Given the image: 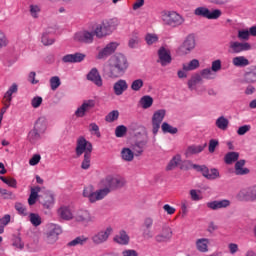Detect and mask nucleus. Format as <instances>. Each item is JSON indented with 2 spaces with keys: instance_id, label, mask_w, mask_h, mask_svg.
<instances>
[{
  "instance_id": "1",
  "label": "nucleus",
  "mask_w": 256,
  "mask_h": 256,
  "mask_svg": "<svg viewBox=\"0 0 256 256\" xmlns=\"http://www.w3.org/2000/svg\"><path fill=\"white\" fill-rule=\"evenodd\" d=\"M123 185H125L123 178L107 175L99 181L98 190L95 191L93 186H87L84 187L82 195L88 199L89 203H97V201H103L113 189H118V187H123Z\"/></svg>"
},
{
  "instance_id": "2",
  "label": "nucleus",
  "mask_w": 256,
  "mask_h": 256,
  "mask_svg": "<svg viewBox=\"0 0 256 256\" xmlns=\"http://www.w3.org/2000/svg\"><path fill=\"white\" fill-rule=\"evenodd\" d=\"M129 69L127 57L123 54H116L108 60L107 75L110 79H119Z\"/></svg>"
},
{
  "instance_id": "3",
  "label": "nucleus",
  "mask_w": 256,
  "mask_h": 256,
  "mask_svg": "<svg viewBox=\"0 0 256 256\" xmlns=\"http://www.w3.org/2000/svg\"><path fill=\"white\" fill-rule=\"evenodd\" d=\"M160 15L164 25H167L168 27H180V25L185 23V18L176 11L164 10Z\"/></svg>"
},
{
  "instance_id": "4",
  "label": "nucleus",
  "mask_w": 256,
  "mask_h": 256,
  "mask_svg": "<svg viewBox=\"0 0 256 256\" xmlns=\"http://www.w3.org/2000/svg\"><path fill=\"white\" fill-rule=\"evenodd\" d=\"M61 233H63V229L60 225L55 223L47 224L45 232L46 243H48V245H55V243L59 241V235H61Z\"/></svg>"
},
{
  "instance_id": "5",
  "label": "nucleus",
  "mask_w": 256,
  "mask_h": 256,
  "mask_svg": "<svg viewBox=\"0 0 256 256\" xmlns=\"http://www.w3.org/2000/svg\"><path fill=\"white\" fill-rule=\"evenodd\" d=\"M113 235V226H107L102 230H98L91 236L93 245H103L109 241V237Z\"/></svg>"
},
{
  "instance_id": "6",
  "label": "nucleus",
  "mask_w": 256,
  "mask_h": 256,
  "mask_svg": "<svg viewBox=\"0 0 256 256\" xmlns=\"http://www.w3.org/2000/svg\"><path fill=\"white\" fill-rule=\"evenodd\" d=\"M115 23V20L103 22L95 28L94 35H96L98 39H103V37L111 35V33H113L117 29V25H115Z\"/></svg>"
},
{
  "instance_id": "7",
  "label": "nucleus",
  "mask_w": 256,
  "mask_h": 256,
  "mask_svg": "<svg viewBox=\"0 0 256 256\" xmlns=\"http://www.w3.org/2000/svg\"><path fill=\"white\" fill-rule=\"evenodd\" d=\"M75 153L77 157H81L83 153L84 155H91L93 153V144L85 137L80 136L76 140Z\"/></svg>"
},
{
  "instance_id": "8",
  "label": "nucleus",
  "mask_w": 256,
  "mask_h": 256,
  "mask_svg": "<svg viewBox=\"0 0 256 256\" xmlns=\"http://www.w3.org/2000/svg\"><path fill=\"white\" fill-rule=\"evenodd\" d=\"M196 45L195 36L193 34L188 35L178 47V55H189L195 49Z\"/></svg>"
},
{
  "instance_id": "9",
  "label": "nucleus",
  "mask_w": 256,
  "mask_h": 256,
  "mask_svg": "<svg viewBox=\"0 0 256 256\" xmlns=\"http://www.w3.org/2000/svg\"><path fill=\"white\" fill-rule=\"evenodd\" d=\"M165 115H167V111L165 109L156 110L152 115L153 135H157L159 133V129H161V123H163V119H165Z\"/></svg>"
},
{
  "instance_id": "10",
  "label": "nucleus",
  "mask_w": 256,
  "mask_h": 256,
  "mask_svg": "<svg viewBox=\"0 0 256 256\" xmlns=\"http://www.w3.org/2000/svg\"><path fill=\"white\" fill-rule=\"evenodd\" d=\"M97 102L93 99L84 100L83 103L75 110L74 115L78 119L85 117L91 109H94Z\"/></svg>"
},
{
  "instance_id": "11",
  "label": "nucleus",
  "mask_w": 256,
  "mask_h": 256,
  "mask_svg": "<svg viewBox=\"0 0 256 256\" xmlns=\"http://www.w3.org/2000/svg\"><path fill=\"white\" fill-rule=\"evenodd\" d=\"M194 15L204 17L205 19H219L221 17V10L215 9L210 11L206 7H198L194 10Z\"/></svg>"
},
{
  "instance_id": "12",
  "label": "nucleus",
  "mask_w": 256,
  "mask_h": 256,
  "mask_svg": "<svg viewBox=\"0 0 256 256\" xmlns=\"http://www.w3.org/2000/svg\"><path fill=\"white\" fill-rule=\"evenodd\" d=\"M95 37V32H89L87 30L78 31L74 34V41L76 43H85L86 45H91Z\"/></svg>"
},
{
  "instance_id": "13",
  "label": "nucleus",
  "mask_w": 256,
  "mask_h": 256,
  "mask_svg": "<svg viewBox=\"0 0 256 256\" xmlns=\"http://www.w3.org/2000/svg\"><path fill=\"white\" fill-rule=\"evenodd\" d=\"M119 47V43L117 42H110L104 48L99 50L98 54L96 55V59H107V57L113 55L117 48Z\"/></svg>"
},
{
  "instance_id": "14",
  "label": "nucleus",
  "mask_w": 256,
  "mask_h": 256,
  "mask_svg": "<svg viewBox=\"0 0 256 256\" xmlns=\"http://www.w3.org/2000/svg\"><path fill=\"white\" fill-rule=\"evenodd\" d=\"M250 49L251 44L248 42L231 41L229 43V53L238 55V53H243V51H250Z\"/></svg>"
},
{
  "instance_id": "15",
  "label": "nucleus",
  "mask_w": 256,
  "mask_h": 256,
  "mask_svg": "<svg viewBox=\"0 0 256 256\" xmlns=\"http://www.w3.org/2000/svg\"><path fill=\"white\" fill-rule=\"evenodd\" d=\"M195 171H198L199 173H202L203 177L206 179H209L210 181H213L219 177V170L213 168L209 170L207 166L200 165V166H194Z\"/></svg>"
},
{
  "instance_id": "16",
  "label": "nucleus",
  "mask_w": 256,
  "mask_h": 256,
  "mask_svg": "<svg viewBox=\"0 0 256 256\" xmlns=\"http://www.w3.org/2000/svg\"><path fill=\"white\" fill-rule=\"evenodd\" d=\"M173 237V231L171 230V227L164 224L162 225L161 232L155 236V241L157 243H167V241H170Z\"/></svg>"
},
{
  "instance_id": "17",
  "label": "nucleus",
  "mask_w": 256,
  "mask_h": 256,
  "mask_svg": "<svg viewBox=\"0 0 256 256\" xmlns=\"http://www.w3.org/2000/svg\"><path fill=\"white\" fill-rule=\"evenodd\" d=\"M75 220L78 223H83L84 225H89L95 221V216L91 215L88 210H79L75 216Z\"/></svg>"
},
{
  "instance_id": "18",
  "label": "nucleus",
  "mask_w": 256,
  "mask_h": 256,
  "mask_svg": "<svg viewBox=\"0 0 256 256\" xmlns=\"http://www.w3.org/2000/svg\"><path fill=\"white\" fill-rule=\"evenodd\" d=\"M158 63L162 65V67H167V65H170L172 58H171V52L166 49L165 47H161L158 50Z\"/></svg>"
},
{
  "instance_id": "19",
  "label": "nucleus",
  "mask_w": 256,
  "mask_h": 256,
  "mask_svg": "<svg viewBox=\"0 0 256 256\" xmlns=\"http://www.w3.org/2000/svg\"><path fill=\"white\" fill-rule=\"evenodd\" d=\"M231 206V201L227 199L223 200H214L206 203V207L211 209L212 211H218V209H227V207Z\"/></svg>"
},
{
  "instance_id": "20",
  "label": "nucleus",
  "mask_w": 256,
  "mask_h": 256,
  "mask_svg": "<svg viewBox=\"0 0 256 256\" xmlns=\"http://www.w3.org/2000/svg\"><path fill=\"white\" fill-rule=\"evenodd\" d=\"M127 89H129V84L125 79H119L113 84V91L116 97H121Z\"/></svg>"
},
{
  "instance_id": "21",
  "label": "nucleus",
  "mask_w": 256,
  "mask_h": 256,
  "mask_svg": "<svg viewBox=\"0 0 256 256\" xmlns=\"http://www.w3.org/2000/svg\"><path fill=\"white\" fill-rule=\"evenodd\" d=\"M87 80L91 81L97 87H103V79L101 78V74H99V70L97 68H92L87 74Z\"/></svg>"
},
{
  "instance_id": "22",
  "label": "nucleus",
  "mask_w": 256,
  "mask_h": 256,
  "mask_svg": "<svg viewBox=\"0 0 256 256\" xmlns=\"http://www.w3.org/2000/svg\"><path fill=\"white\" fill-rule=\"evenodd\" d=\"M203 81V78L199 74L193 75L189 80H188V89L190 91H197L198 95H201L203 91H205V87L202 88V90H197V84L201 83Z\"/></svg>"
},
{
  "instance_id": "23",
  "label": "nucleus",
  "mask_w": 256,
  "mask_h": 256,
  "mask_svg": "<svg viewBox=\"0 0 256 256\" xmlns=\"http://www.w3.org/2000/svg\"><path fill=\"white\" fill-rule=\"evenodd\" d=\"M209 245H211L209 238H198L195 241V247L199 253H209Z\"/></svg>"
},
{
  "instance_id": "24",
  "label": "nucleus",
  "mask_w": 256,
  "mask_h": 256,
  "mask_svg": "<svg viewBox=\"0 0 256 256\" xmlns=\"http://www.w3.org/2000/svg\"><path fill=\"white\" fill-rule=\"evenodd\" d=\"M238 201H251L253 202V195L251 187L242 188L236 195Z\"/></svg>"
},
{
  "instance_id": "25",
  "label": "nucleus",
  "mask_w": 256,
  "mask_h": 256,
  "mask_svg": "<svg viewBox=\"0 0 256 256\" xmlns=\"http://www.w3.org/2000/svg\"><path fill=\"white\" fill-rule=\"evenodd\" d=\"M114 243L118 245H127L130 241L129 234L125 230H120L113 238Z\"/></svg>"
},
{
  "instance_id": "26",
  "label": "nucleus",
  "mask_w": 256,
  "mask_h": 256,
  "mask_svg": "<svg viewBox=\"0 0 256 256\" xmlns=\"http://www.w3.org/2000/svg\"><path fill=\"white\" fill-rule=\"evenodd\" d=\"M58 215L64 221H71L73 219V210L69 206H62L58 209Z\"/></svg>"
},
{
  "instance_id": "27",
  "label": "nucleus",
  "mask_w": 256,
  "mask_h": 256,
  "mask_svg": "<svg viewBox=\"0 0 256 256\" xmlns=\"http://www.w3.org/2000/svg\"><path fill=\"white\" fill-rule=\"evenodd\" d=\"M205 147H207V143L203 145H191L186 149L185 155L186 157H191V155H197L204 151Z\"/></svg>"
},
{
  "instance_id": "28",
  "label": "nucleus",
  "mask_w": 256,
  "mask_h": 256,
  "mask_svg": "<svg viewBox=\"0 0 256 256\" xmlns=\"http://www.w3.org/2000/svg\"><path fill=\"white\" fill-rule=\"evenodd\" d=\"M34 131H37L38 133L42 134L47 131V118L40 117L37 119L34 125Z\"/></svg>"
},
{
  "instance_id": "29",
  "label": "nucleus",
  "mask_w": 256,
  "mask_h": 256,
  "mask_svg": "<svg viewBox=\"0 0 256 256\" xmlns=\"http://www.w3.org/2000/svg\"><path fill=\"white\" fill-rule=\"evenodd\" d=\"M120 156L122 161H126L127 163H131L133 159H135V152L130 148L124 147L120 152Z\"/></svg>"
},
{
  "instance_id": "30",
  "label": "nucleus",
  "mask_w": 256,
  "mask_h": 256,
  "mask_svg": "<svg viewBox=\"0 0 256 256\" xmlns=\"http://www.w3.org/2000/svg\"><path fill=\"white\" fill-rule=\"evenodd\" d=\"M41 192V187L36 186L34 188H31V192L28 198V204L30 206L35 205L37 203V199L39 198V193Z\"/></svg>"
},
{
  "instance_id": "31",
  "label": "nucleus",
  "mask_w": 256,
  "mask_h": 256,
  "mask_svg": "<svg viewBox=\"0 0 256 256\" xmlns=\"http://www.w3.org/2000/svg\"><path fill=\"white\" fill-rule=\"evenodd\" d=\"M244 81L246 83H256V65L251 66L249 71L244 74Z\"/></svg>"
},
{
  "instance_id": "32",
  "label": "nucleus",
  "mask_w": 256,
  "mask_h": 256,
  "mask_svg": "<svg viewBox=\"0 0 256 256\" xmlns=\"http://www.w3.org/2000/svg\"><path fill=\"white\" fill-rule=\"evenodd\" d=\"M139 105L141 109H151L153 107V97L149 95H144L139 100Z\"/></svg>"
},
{
  "instance_id": "33",
  "label": "nucleus",
  "mask_w": 256,
  "mask_h": 256,
  "mask_svg": "<svg viewBox=\"0 0 256 256\" xmlns=\"http://www.w3.org/2000/svg\"><path fill=\"white\" fill-rule=\"evenodd\" d=\"M41 133L37 132L36 130L32 129L29 131L27 139L31 145H37L39 141H41Z\"/></svg>"
},
{
  "instance_id": "34",
  "label": "nucleus",
  "mask_w": 256,
  "mask_h": 256,
  "mask_svg": "<svg viewBox=\"0 0 256 256\" xmlns=\"http://www.w3.org/2000/svg\"><path fill=\"white\" fill-rule=\"evenodd\" d=\"M215 125L220 131H227L229 129V119L225 116H220L216 119Z\"/></svg>"
},
{
  "instance_id": "35",
  "label": "nucleus",
  "mask_w": 256,
  "mask_h": 256,
  "mask_svg": "<svg viewBox=\"0 0 256 256\" xmlns=\"http://www.w3.org/2000/svg\"><path fill=\"white\" fill-rule=\"evenodd\" d=\"M181 156L180 154H176L175 156L172 157V159L170 160V162L168 163L166 169L167 171H173V169L177 168V167H181Z\"/></svg>"
},
{
  "instance_id": "36",
  "label": "nucleus",
  "mask_w": 256,
  "mask_h": 256,
  "mask_svg": "<svg viewBox=\"0 0 256 256\" xmlns=\"http://www.w3.org/2000/svg\"><path fill=\"white\" fill-rule=\"evenodd\" d=\"M232 65L234 67H247L249 65V59L245 56H236L232 58Z\"/></svg>"
},
{
  "instance_id": "37",
  "label": "nucleus",
  "mask_w": 256,
  "mask_h": 256,
  "mask_svg": "<svg viewBox=\"0 0 256 256\" xmlns=\"http://www.w3.org/2000/svg\"><path fill=\"white\" fill-rule=\"evenodd\" d=\"M44 209H51L53 208V205H55V197L53 194L48 193L44 196V200L41 202Z\"/></svg>"
},
{
  "instance_id": "38",
  "label": "nucleus",
  "mask_w": 256,
  "mask_h": 256,
  "mask_svg": "<svg viewBox=\"0 0 256 256\" xmlns=\"http://www.w3.org/2000/svg\"><path fill=\"white\" fill-rule=\"evenodd\" d=\"M89 241V238L86 236H78L72 241L68 242L67 247H77V245L83 246Z\"/></svg>"
},
{
  "instance_id": "39",
  "label": "nucleus",
  "mask_w": 256,
  "mask_h": 256,
  "mask_svg": "<svg viewBox=\"0 0 256 256\" xmlns=\"http://www.w3.org/2000/svg\"><path fill=\"white\" fill-rule=\"evenodd\" d=\"M17 91H19V86L16 83L12 84L5 93L4 99L8 103H11V101H13V93H17Z\"/></svg>"
},
{
  "instance_id": "40",
  "label": "nucleus",
  "mask_w": 256,
  "mask_h": 256,
  "mask_svg": "<svg viewBox=\"0 0 256 256\" xmlns=\"http://www.w3.org/2000/svg\"><path fill=\"white\" fill-rule=\"evenodd\" d=\"M245 167V160L237 161L235 164V173L237 175H247L249 173V170Z\"/></svg>"
},
{
  "instance_id": "41",
  "label": "nucleus",
  "mask_w": 256,
  "mask_h": 256,
  "mask_svg": "<svg viewBox=\"0 0 256 256\" xmlns=\"http://www.w3.org/2000/svg\"><path fill=\"white\" fill-rule=\"evenodd\" d=\"M12 247H14L16 251H23V249H25V242H23L20 236H13Z\"/></svg>"
},
{
  "instance_id": "42",
  "label": "nucleus",
  "mask_w": 256,
  "mask_h": 256,
  "mask_svg": "<svg viewBox=\"0 0 256 256\" xmlns=\"http://www.w3.org/2000/svg\"><path fill=\"white\" fill-rule=\"evenodd\" d=\"M199 66V61L197 59H193L189 63H184L182 65V69L184 71H195V69H199Z\"/></svg>"
},
{
  "instance_id": "43",
  "label": "nucleus",
  "mask_w": 256,
  "mask_h": 256,
  "mask_svg": "<svg viewBox=\"0 0 256 256\" xmlns=\"http://www.w3.org/2000/svg\"><path fill=\"white\" fill-rule=\"evenodd\" d=\"M161 129L163 133H169L170 135H176L179 132L177 127H173L171 124L167 122H163L161 125Z\"/></svg>"
},
{
  "instance_id": "44",
  "label": "nucleus",
  "mask_w": 256,
  "mask_h": 256,
  "mask_svg": "<svg viewBox=\"0 0 256 256\" xmlns=\"http://www.w3.org/2000/svg\"><path fill=\"white\" fill-rule=\"evenodd\" d=\"M28 217H29V221H30L31 225H33V227H39V225H41V223H43V220L38 213H30L28 215Z\"/></svg>"
},
{
  "instance_id": "45",
  "label": "nucleus",
  "mask_w": 256,
  "mask_h": 256,
  "mask_svg": "<svg viewBox=\"0 0 256 256\" xmlns=\"http://www.w3.org/2000/svg\"><path fill=\"white\" fill-rule=\"evenodd\" d=\"M238 159L239 154L237 152H228L224 157L226 165H231L232 163H235V161H238Z\"/></svg>"
},
{
  "instance_id": "46",
  "label": "nucleus",
  "mask_w": 256,
  "mask_h": 256,
  "mask_svg": "<svg viewBox=\"0 0 256 256\" xmlns=\"http://www.w3.org/2000/svg\"><path fill=\"white\" fill-rule=\"evenodd\" d=\"M11 223V215L6 214L2 218H0V235L5 233V227Z\"/></svg>"
},
{
  "instance_id": "47",
  "label": "nucleus",
  "mask_w": 256,
  "mask_h": 256,
  "mask_svg": "<svg viewBox=\"0 0 256 256\" xmlns=\"http://www.w3.org/2000/svg\"><path fill=\"white\" fill-rule=\"evenodd\" d=\"M139 33L138 32H133L130 36L129 42H128V47L131 49H135L137 45H139Z\"/></svg>"
},
{
  "instance_id": "48",
  "label": "nucleus",
  "mask_w": 256,
  "mask_h": 256,
  "mask_svg": "<svg viewBox=\"0 0 256 256\" xmlns=\"http://www.w3.org/2000/svg\"><path fill=\"white\" fill-rule=\"evenodd\" d=\"M200 77L202 79H207L208 81H211V79H215V74L213 73L211 68H205L200 71Z\"/></svg>"
},
{
  "instance_id": "49",
  "label": "nucleus",
  "mask_w": 256,
  "mask_h": 256,
  "mask_svg": "<svg viewBox=\"0 0 256 256\" xmlns=\"http://www.w3.org/2000/svg\"><path fill=\"white\" fill-rule=\"evenodd\" d=\"M49 83H50V89L52 91H57V89L61 87V78H59V76H53L50 78Z\"/></svg>"
},
{
  "instance_id": "50",
  "label": "nucleus",
  "mask_w": 256,
  "mask_h": 256,
  "mask_svg": "<svg viewBox=\"0 0 256 256\" xmlns=\"http://www.w3.org/2000/svg\"><path fill=\"white\" fill-rule=\"evenodd\" d=\"M14 207L17 213L21 215V217H27L29 215L27 207H25V205H23L21 202H16Z\"/></svg>"
},
{
  "instance_id": "51",
  "label": "nucleus",
  "mask_w": 256,
  "mask_h": 256,
  "mask_svg": "<svg viewBox=\"0 0 256 256\" xmlns=\"http://www.w3.org/2000/svg\"><path fill=\"white\" fill-rule=\"evenodd\" d=\"M195 166L201 167V165L193 164V162H191L190 160H182V162L180 163V169L182 171H189V169H195Z\"/></svg>"
},
{
  "instance_id": "52",
  "label": "nucleus",
  "mask_w": 256,
  "mask_h": 256,
  "mask_svg": "<svg viewBox=\"0 0 256 256\" xmlns=\"http://www.w3.org/2000/svg\"><path fill=\"white\" fill-rule=\"evenodd\" d=\"M143 85H144L143 79L139 78L132 81L130 85V89L135 92L141 91V89H143Z\"/></svg>"
},
{
  "instance_id": "53",
  "label": "nucleus",
  "mask_w": 256,
  "mask_h": 256,
  "mask_svg": "<svg viewBox=\"0 0 256 256\" xmlns=\"http://www.w3.org/2000/svg\"><path fill=\"white\" fill-rule=\"evenodd\" d=\"M41 42L46 46L53 45V43H55V38H53L50 33L44 32L42 34Z\"/></svg>"
},
{
  "instance_id": "54",
  "label": "nucleus",
  "mask_w": 256,
  "mask_h": 256,
  "mask_svg": "<svg viewBox=\"0 0 256 256\" xmlns=\"http://www.w3.org/2000/svg\"><path fill=\"white\" fill-rule=\"evenodd\" d=\"M117 119H119V111L118 110L111 111L105 117V121H107V123H113L114 121H117Z\"/></svg>"
},
{
  "instance_id": "55",
  "label": "nucleus",
  "mask_w": 256,
  "mask_h": 256,
  "mask_svg": "<svg viewBox=\"0 0 256 256\" xmlns=\"http://www.w3.org/2000/svg\"><path fill=\"white\" fill-rule=\"evenodd\" d=\"M89 131L91 135H95L98 139L101 137V131H99V125L97 123L92 122L89 124Z\"/></svg>"
},
{
  "instance_id": "56",
  "label": "nucleus",
  "mask_w": 256,
  "mask_h": 256,
  "mask_svg": "<svg viewBox=\"0 0 256 256\" xmlns=\"http://www.w3.org/2000/svg\"><path fill=\"white\" fill-rule=\"evenodd\" d=\"M39 13H41V6L37 4L30 5V15L33 19H37L39 17Z\"/></svg>"
},
{
  "instance_id": "57",
  "label": "nucleus",
  "mask_w": 256,
  "mask_h": 256,
  "mask_svg": "<svg viewBox=\"0 0 256 256\" xmlns=\"http://www.w3.org/2000/svg\"><path fill=\"white\" fill-rule=\"evenodd\" d=\"M127 135V126L125 125H119L115 129V136L118 138L125 137Z\"/></svg>"
},
{
  "instance_id": "58",
  "label": "nucleus",
  "mask_w": 256,
  "mask_h": 256,
  "mask_svg": "<svg viewBox=\"0 0 256 256\" xmlns=\"http://www.w3.org/2000/svg\"><path fill=\"white\" fill-rule=\"evenodd\" d=\"M145 41L147 45H154V43H157V41H159V36H157V34L148 33L145 36Z\"/></svg>"
},
{
  "instance_id": "59",
  "label": "nucleus",
  "mask_w": 256,
  "mask_h": 256,
  "mask_svg": "<svg viewBox=\"0 0 256 256\" xmlns=\"http://www.w3.org/2000/svg\"><path fill=\"white\" fill-rule=\"evenodd\" d=\"M141 231L144 239H153L155 237V231H153V228H143Z\"/></svg>"
},
{
  "instance_id": "60",
  "label": "nucleus",
  "mask_w": 256,
  "mask_h": 256,
  "mask_svg": "<svg viewBox=\"0 0 256 256\" xmlns=\"http://www.w3.org/2000/svg\"><path fill=\"white\" fill-rule=\"evenodd\" d=\"M249 37H251L249 30L247 29L238 30V39H240V41H249Z\"/></svg>"
},
{
  "instance_id": "61",
  "label": "nucleus",
  "mask_w": 256,
  "mask_h": 256,
  "mask_svg": "<svg viewBox=\"0 0 256 256\" xmlns=\"http://www.w3.org/2000/svg\"><path fill=\"white\" fill-rule=\"evenodd\" d=\"M9 45V39L3 30H0V49L7 47Z\"/></svg>"
},
{
  "instance_id": "62",
  "label": "nucleus",
  "mask_w": 256,
  "mask_h": 256,
  "mask_svg": "<svg viewBox=\"0 0 256 256\" xmlns=\"http://www.w3.org/2000/svg\"><path fill=\"white\" fill-rule=\"evenodd\" d=\"M190 197L192 201H201L203 196L201 195V190L192 189L190 190Z\"/></svg>"
},
{
  "instance_id": "63",
  "label": "nucleus",
  "mask_w": 256,
  "mask_h": 256,
  "mask_svg": "<svg viewBox=\"0 0 256 256\" xmlns=\"http://www.w3.org/2000/svg\"><path fill=\"white\" fill-rule=\"evenodd\" d=\"M91 167V154H84V159L81 164V168L84 170L89 169Z\"/></svg>"
},
{
  "instance_id": "64",
  "label": "nucleus",
  "mask_w": 256,
  "mask_h": 256,
  "mask_svg": "<svg viewBox=\"0 0 256 256\" xmlns=\"http://www.w3.org/2000/svg\"><path fill=\"white\" fill-rule=\"evenodd\" d=\"M141 229H153V218L146 217L141 225Z\"/></svg>"
}]
</instances>
